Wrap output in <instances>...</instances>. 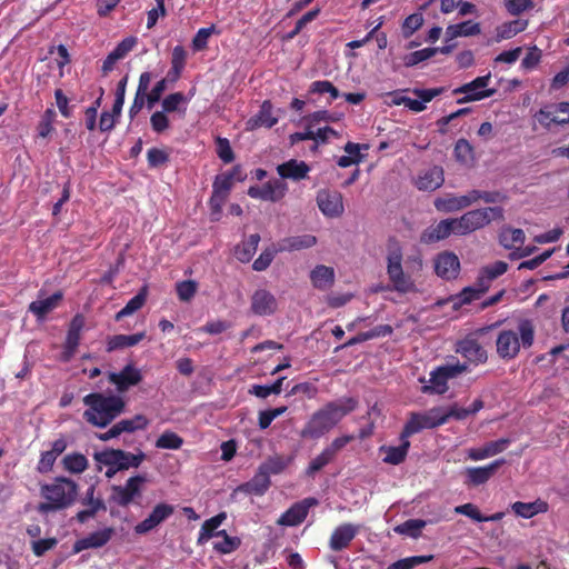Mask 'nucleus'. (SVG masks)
Instances as JSON below:
<instances>
[{
  "mask_svg": "<svg viewBox=\"0 0 569 569\" xmlns=\"http://www.w3.org/2000/svg\"><path fill=\"white\" fill-rule=\"evenodd\" d=\"M535 342V325L530 319L518 321L516 330L502 329L496 339L497 355L503 360L518 357L520 349H529Z\"/></svg>",
  "mask_w": 569,
  "mask_h": 569,
  "instance_id": "obj_3",
  "label": "nucleus"
},
{
  "mask_svg": "<svg viewBox=\"0 0 569 569\" xmlns=\"http://www.w3.org/2000/svg\"><path fill=\"white\" fill-rule=\"evenodd\" d=\"M527 26L528 21L522 19L505 22L497 28V37L498 39H510L526 30Z\"/></svg>",
  "mask_w": 569,
  "mask_h": 569,
  "instance_id": "obj_45",
  "label": "nucleus"
},
{
  "mask_svg": "<svg viewBox=\"0 0 569 569\" xmlns=\"http://www.w3.org/2000/svg\"><path fill=\"white\" fill-rule=\"evenodd\" d=\"M503 4L511 16H519L535 6L533 0H503Z\"/></svg>",
  "mask_w": 569,
  "mask_h": 569,
  "instance_id": "obj_62",
  "label": "nucleus"
},
{
  "mask_svg": "<svg viewBox=\"0 0 569 569\" xmlns=\"http://www.w3.org/2000/svg\"><path fill=\"white\" fill-rule=\"evenodd\" d=\"M147 481L146 476L130 477L124 486H112L110 500L120 507H128L136 498L141 496V487Z\"/></svg>",
  "mask_w": 569,
  "mask_h": 569,
  "instance_id": "obj_12",
  "label": "nucleus"
},
{
  "mask_svg": "<svg viewBox=\"0 0 569 569\" xmlns=\"http://www.w3.org/2000/svg\"><path fill=\"white\" fill-rule=\"evenodd\" d=\"M435 271L438 277L445 280H453L460 271V261L456 253L443 251L435 259Z\"/></svg>",
  "mask_w": 569,
  "mask_h": 569,
  "instance_id": "obj_21",
  "label": "nucleus"
},
{
  "mask_svg": "<svg viewBox=\"0 0 569 569\" xmlns=\"http://www.w3.org/2000/svg\"><path fill=\"white\" fill-rule=\"evenodd\" d=\"M468 370L465 363H447L439 366L430 372V385L422 387V392L428 395H443L448 390V380L458 377Z\"/></svg>",
  "mask_w": 569,
  "mask_h": 569,
  "instance_id": "obj_7",
  "label": "nucleus"
},
{
  "mask_svg": "<svg viewBox=\"0 0 569 569\" xmlns=\"http://www.w3.org/2000/svg\"><path fill=\"white\" fill-rule=\"evenodd\" d=\"M491 74L480 76L472 81L465 83L453 90V94H463L457 100L458 104H463L472 101H480L490 98L496 93V89H488Z\"/></svg>",
  "mask_w": 569,
  "mask_h": 569,
  "instance_id": "obj_10",
  "label": "nucleus"
},
{
  "mask_svg": "<svg viewBox=\"0 0 569 569\" xmlns=\"http://www.w3.org/2000/svg\"><path fill=\"white\" fill-rule=\"evenodd\" d=\"M438 52V49L425 48L413 51L403 58L406 67H413L425 60L432 58Z\"/></svg>",
  "mask_w": 569,
  "mask_h": 569,
  "instance_id": "obj_55",
  "label": "nucleus"
},
{
  "mask_svg": "<svg viewBox=\"0 0 569 569\" xmlns=\"http://www.w3.org/2000/svg\"><path fill=\"white\" fill-rule=\"evenodd\" d=\"M174 513V507L167 502H160L153 507L148 517L136 525L134 532L146 535L169 519Z\"/></svg>",
  "mask_w": 569,
  "mask_h": 569,
  "instance_id": "obj_14",
  "label": "nucleus"
},
{
  "mask_svg": "<svg viewBox=\"0 0 569 569\" xmlns=\"http://www.w3.org/2000/svg\"><path fill=\"white\" fill-rule=\"evenodd\" d=\"M548 509V502L542 499H536L532 502L516 501L511 505V510L515 515L523 519H530L539 513H545Z\"/></svg>",
  "mask_w": 569,
  "mask_h": 569,
  "instance_id": "obj_31",
  "label": "nucleus"
},
{
  "mask_svg": "<svg viewBox=\"0 0 569 569\" xmlns=\"http://www.w3.org/2000/svg\"><path fill=\"white\" fill-rule=\"evenodd\" d=\"M146 300V289H142L134 297H132L120 311L116 313L114 319L117 321H120L124 317L131 316L132 313L140 310L144 306Z\"/></svg>",
  "mask_w": 569,
  "mask_h": 569,
  "instance_id": "obj_42",
  "label": "nucleus"
},
{
  "mask_svg": "<svg viewBox=\"0 0 569 569\" xmlns=\"http://www.w3.org/2000/svg\"><path fill=\"white\" fill-rule=\"evenodd\" d=\"M359 401L355 397H342L337 400L328 401L321 408L316 410L305 427L300 436L306 439H319L333 429L346 416L357 409Z\"/></svg>",
  "mask_w": 569,
  "mask_h": 569,
  "instance_id": "obj_1",
  "label": "nucleus"
},
{
  "mask_svg": "<svg viewBox=\"0 0 569 569\" xmlns=\"http://www.w3.org/2000/svg\"><path fill=\"white\" fill-rule=\"evenodd\" d=\"M260 241V236L258 233L250 234L248 239L241 243H239L234 248V256L240 262H249L254 256L258 244Z\"/></svg>",
  "mask_w": 569,
  "mask_h": 569,
  "instance_id": "obj_36",
  "label": "nucleus"
},
{
  "mask_svg": "<svg viewBox=\"0 0 569 569\" xmlns=\"http://www.w3.org/2000/svg\"><path fill=\"white\" fill-rule=\"evenodd\" d=\"M526 236L522 229L505 227L499 234V242L506 249H512L516 243L522 244Z\"/></svg>",
  "mask_w": 569,
  "mask_h": 569,
  "instance_id": "obj_41",
  "label": "nucleus"
},
{
  "mask_svg": "<svg viewBox=\"0 0 569 569\" xmlns=\"http://www.w3.org/2000/svg\"><path fill=\"white\" fill-rule=\"evenodd\" d=\"M198 290V283L194 280H182L176 283V292L180 301L189 302Z\"/></svg>",
  "mask_w": 569,
  "mask_h": 569,
  "instance_id": "obj_53",
  "label": "nucleus"
},
{
  "mask_svg": "<svg viewBox=\"0 0 569 569\" xmlns=\"http://www.w3.org/2000/svg\"><path fill=\"white\" fill-rule=\"evenodd\" d=\"M183 439L176 432L166 430L156 440V447L158 449H170L178 450L182 447Z\"/></svg>",
  "mask_w": 569,
  "mask_h": 569,
  "instance_id": "obj_48",
  "label": "nucleus"
},
{
  "mask_svg": "<svg viewBox=\"0 0 569 569\" xmlns=\"http://www.w3.org/2000/svg\"><path fill=\"white\" fill-rule=\"evenodd\" d=\"M287 190L288 188L283 180L273 179L262 186L250 187L248 194L253 199L276 202L284 197Z\"/></svg>",
  "mask_w": 569,
  "mask_h": 569,
  "instance_id": "obj_16",
  "label": "nucleus"
},
{
  "mask_svg": "<svg viewBox=\"0 0 569 569\" xmlns=\"http://www.w3.org/2000/svg\"><path fill=\"white\" fill-rule=\"evenodd\" d=\"M335 458L323 449L318 456H316L306 468V475L308 477H313L317 472L322 470L326 466L331 463Z\"/></svg>",
  "mask_w": 569,
  "mask_h": 569,
  "instance_id": "obj_52",
  "label": "nucleus"
},
{
  "mask_svg": "<svg viewBox=\"0 0 569 569\" xmlns=\"http://www.w3.org/2000/svg\"><path fill=\"white\" fill-rule=\"evenodd\" d=\"M83 403L88 407L83 412V419L98 428L109 426L126 411L127 405L121 396L102 392H91L84 396Z\"/></svg>",
  "mask_w": 569,
  "mask_h": 569,
  "instance_id": "obj_2",
  "label": "nucleus"
},
{
  "mask_svg": "<svg viewBox=\"0 0 569 569\" xmlns=\"http://www.w3.org/2000/svg\"><path fill=\"white\" fill-rule=\"evenodd\" d=\"M453 154L456 160L463 164H467L473 161L475 159L473 147L465 138L457 140L453 149Z\"/></svg>",
  "mask_w": 569,
  "mask_h": 569,
  "instance_id": "obj_47",
  "label": "nucleus"
},
{
  "mask_svg": "<svg viewBox=\"0 0 569 569\" xmlns=\"http://www.w3.org/2000/svg\"><path fill=\"white\" fill-rule=\"evenodd\" d=\"M457 221L456 218H448L439 221L436 224H431L421 233L420 240L423 243L430 244L445 240L451 234L457 236Z\"/></svg>",
  "mask_w": 569,
  "mask_h": 569,
  "instance_id": "obj_18",
  "label": "nucleus"
},
{
  "mask_svg": "<svg viewBox=\"0 0 569 569\" xmlns=\"http://www.w3.org/2000/svg\"><path fill=\"white\" fill-rule=\"evenodd\" d=\"M446 423L441 407H433L426 412H411L403 426V438H409L423 429H435Z\"/></svg>",
  "mask_w": 569,
  "mask_h": 569,
  "instance_id": "obj_8",
  "label": "nucleus"
},
{
  "mask_svg": "<svg viewBox=\"0 0 569 569\" xmlns=\"http://www.w3.org/2000/svg\"><path fill=\"white\" fill-rule=\"evenodd\" d=\"M57 458L58 457L50 450L42 451L40 455V459L37 463V471L41 475H47L51 472Z\"/></svg>",
  "mask_w": 569,
  "mask_h": 569,
  "instance_id": "obj_63",
  "label": "nucleus"
},
{
  "mask_svg": "<svg viewBox=\"0 0 569 569\" xmlns=\"http://www.w3.org/2000/svg\"><path fill=\"white\" fill-rule=\"evenodd\" d=\"M108 380L116 386L118 392H126L141 382L142 375L139 369L129 363L119 372H109Z\"/></svg>",
  "mask_w": 569,
  "mask_h": 569,
  "instance_id": "obj_20",
  "label": "nucleus"
},
{
  "mask_svg": "<svg viewBox=\"0 0 569 569\" xmlns=\"http://www.w3.org/2000/svg\"><path fill=\"white\" fill-rule=\"evenodd\" d=\"M150 124L154 132L162 133L170 126L169 118L163 111H156L150 117Z\"/></svg>",
  "mask_w": 569,
  "mask_h": 569,
  "instance_id": "obj_64",
  "label": "nucleus"
},
{
  "mask_svg": "<svg viewBox=\"0 0 569 569\" xmlns=\"http://www.w3.org/2000/svg\"><path fill=\"white\" fill-rule=\"evenodd\" d=\"M114 535L112 527H107L101 530L93 531L88 536L76 540L73 543V552L78 553L87 549H97L106 546Z\"/></svg>",
  "mask_w": 569,
  "mask_h": 569,
  "instance_id": "obj_22",
  "label": "nucleus"
},
{
  "mask_svg": "<svg viewBox=\"0 0 569 569\" xmlns=\"http://www.w3.org/2000/svg\"><path fill=\"white\" fill-rule=\"evenodd\" d=\"M312 286L318 290H328L335 283V270L325 264L316 266L310 272Z\"/></svg>",
  "mask_w": 569,
  "mask_h": 569,
  "instance_id": "obj_32",
  "label": "nucleus"
},
{
  "mask_svg": "<svg viewBox=\"0 0 569 569\" xmlns=\"http://www.w3.org/2000/svg\"><path fill=\"white\" fill-rule=\"evenodd\" d=\"M481 27L479 22L472 20L462 21L460 23L450 24L446 29V42L458 37H471L480 34Z\"/></svg>",
  "mask_w": 569,
  "mask_h": 569,
  "instance_id": "obj_33",
  "label": "nucleus"
},
{
  "mask_svg": "<svg viewBox=\"0 0 569 569\" xmlns=\"http://www.w3.org/2000/svg\"><path fill=\"white\" fill-rule=\"evenodd\" d=\"M63 299V293L57 291L48 298L38 299L29 305V311L37 317V319H44L46 316L54 310Z\"/></svg>",
  "mask_w": 569,
  "mask_h": 569,
  "instance_id": "obj_30",
  "label": "nucleus"
},
{
  "mask_svg": "<svg viewBox=\"0 0 569 569\" xmlns=\"http://www.w3.org/2000/svg\"><path fill=\"white\" fill-rule=\"evenodd\" d=\"M149 419L143 415H136L129 419H122L117 422L120 435L123 432L133 433L139 430H144L149 426Z\"/></svg>",
  "mask_w": 569,
  "mask_h": 569,
  "instance_id": "obj_40",
  "label": "nucleus"
},
{
  "mask_svg": "<svg viewBox=\"0 0 569 569\" xmlns=\"http://www.w3.org/2000/svg\"><path fill=\"white\" fill-rule=\"evenodd\" d=\"M318 505V500L313 497L306 498L299 502L293 503L286 510L277 523L280 526L295 527L305 521L308 516L309 509Z\"/></svg>",
  "mask_w": 569,
  "mask_h": 569,
  "instance_id": "obj_15",
  "label": "nucleus"
},
{
  "mask_svg": "<svg viewBox=\"0 0 569 569\" xmlns=\"http://www.w3.org/2000/svg\"><path fill=\"white\" fill-rule=\"evenodd\" d=\"M400 441L401 443L397 447H381V450L386 451L383 462L397 466L406 460L410 448V441L409 438H403V430L400 433Z\"/></svg>",
  "mask_w": 569,
  "mask_h": 569,
  "instance_id": "obj_34",
  "label": "nucleus"
},
{
  "mask_svg": "<svg viewBox=\"0 0 569 569\" xmlns=\"http://www.w3.org/2000/svg\"><path fill=\"white\" fill-rule=\"evenodd\" d=\"M387 274L392 284V290L402 295L418 291L411 276L403 271L402 250L399 246L389 248L387 254Z\"/></svg>",
  "mask_w": 569,
  "mask_h": 569,
  "instance_id": "obj_6",
  "label": "nucleus"
},
{
  "mask_svg": "<svg viewBox=\"0 0 569 569\" xmlns=\"http://www.w3.org/2000/svg\"><path fill=\"white\" fill-rule=\"evenodd\" d=\"M228 196L219 192L218 190H212L211 197L209 199V207L211 210V220L218 221L220 214L222 212V207L227 200Z\"/></svg>",
  "mask_w": 569,
  "mask_h": 569,
  "instance_id": "obj_57",
  "label": "nucleus"
},
{
  "mask_svg": "<svg viewBox=\"0 0 569 569\" xmlns=\"http://www.w3.org/2000/svg\"><path fill=\"white\" fill-rule=\"evenodd\" d=\"M40 495L46 501L39 503L38 511L48 513L71 506L78 495V486L71 479L58 477L51 483L41 485Z\"/></svg>",
  "mask_w": 569,
  "mask_h": 569,
  "instance_id": "obj_4",
  "label": "nucleus"
},
{
  "mask_svg": "<svg viewBox=\"0 0 569 569\" xmlns=\"http://www.w3.org/2000/svg\"><path fill=\"white\" fill-rule=\"evenodd\" d=\"M311 93H329L331 101L340 97L339 90L328 80L313 81L310 86Z\"/></svg>",
  "mask_w": 569,
  "mask_h": 569,
  "instance_id": "obj_59",
  "label": "nucleus"
},
{
  "mask_svg": "<svg viewBox=\"0 0 569 569\" xmlns=\"http://www.w3.org/2000/svg\"><path fill=\"white\" fill-rule=\"evenodd\" d=\"M505 462V459H497L483 467L467 468V485L480 486L486 483Z\"/></svg>",
  "mask_w": 569,
  "mask_h": 569,
  "instance_id": "obj_24",
  "label": "nucleus"
},
{
  "mask_svg": "<svg viewBox=\"0 0 569 569\" xmlns=\"http://www.w3.org/2000/svg\"><path fill=\"white\" fill-rule=\"evenodd\" d=\"M443 182V169L439 166H433L418 176L416 187L422 191H435L440 188Z\"/></svg>",
  "mask_w": 569,
  "mask_h": 569,
  "instance_id": "obj_27",
  "label": "nucleus"
},
{
  "mask_svg": "<svg viewBox=\"0 0 569 569\" xmlns=\"http://www.w3.org/2000/svg\"><path fill=\"white\" fill-rule=\"evenodd\" d=\"M54 117L56 112L52 109L44 111L37 127L38 137L44 139L51 134L54 129L52 126Z\"/></svg>",
  "mask_w": 569,
  "mask_h": 569,
  "instance_id": "obj_56",
  "label": "nucleus"
},
{
  "mask_svg": "<svg viewBox=\"0 0 569 569\" xmlns=\"http://www.w3.org/2000/svg\"><path fill=\"white\" fill-rule=\"evenodd\" d=\"M316 200L319 210L327 218H339L345 211L343 197L337 190L321 189L317 192Z\"/></svg>",
  "mask_w": 569,
  "mask_h": 569,
  "instance_id": "obj_13",
  "label": "nucleus"
},
{
  "mask_svg": "<svg viewBox=\"0 0 569 569\" xmlns=\"http://www.w3.org/2000/svg\"><path fill=\"white\" fill-rule=\"evenodd\" d=\"M317 243V238L312 234H302L289 237L282 240L279 250L281 251H296L301 249L311 248Z\"/></svg>",
  "mask_w": 569,
  "mask_h": 569,
  "instance_id": "obj_38",
  "label": "nucleus"
},
{
  "mask_svg": "<svg viewBox=\"0 0 569 569\" xmlns=\"http://www.w3.org/2000/svg\"><path fill=\"white\" fill-rule=\"evenodd\" d=\"M277 122L278 119L272 116V103L269 100L263 101L254 118V123L260 127L272 128Z\"/></svg>",
  "mask_w": 569,
  "mask_h": 569,
  "instance_id": "obj_50",
  "label": "nucleus"
},
{
  "mask_svg": "<svg viewBox=\"0 0 569 569\" xmlns=\"http://www.w3.org/2000/svg\"><path fill=\"white\" fill-rule=\"evenodd\" d=\"M226 518H227L226 512H220V513L211 517L210 519L206 520L200 528L197 543L203 545L212 537H216V533H217L216 530L221 526V523L226 520Z\"/></svg>",
  "mask_w": 569,
  "mask_h": 569,
  "instance_id": "obj_37",
  "label": "nucleus"
},
{
  "mask_svg": "<svg viewBox=\"0 0 569 569\" xmlns=\"http://www.w3.org/2000/svg\"><path fill=\"white\" fill-rule=\"evenodd\" d=\"M147 161L150 168H158L169 161V153L159 148H150L147 152Z\"/></svg>",
  "mask_w": 569,
  "mask_h": 569,
  "instance_id": "obj_61",
  "label": "nucleus"
},
{
  "mask_svg": "<svg viewBox=\"0 0 569 569\" xmlns=\"http://www.w3.org/2000/svg\"><path fill=\"white\" fill-rule=\"evenodd\" d=\"M63 468L71 473H81L88 468V459L79 452L69 453L62 459Z\"/></svg>",
  "mask_w": 569,
  "mask_h": 569,
  "instance_id": "obj_44",
  "label": "nucleus"
},
{
  "mask_svg": "<svg viewBox=\"0 0 569 569\" xmlns=\"http://www.w3.org/2000/svg\"><path fill=\"white\" fill-rule=\"evenodd\" d=\"M426 527V521L421 519H409L395 528V531L400 535H407L412 538H418L421 530Z\"/></svg>",
  "mask_w": 569,
  "mask_h": 569,
  "instance_id": "obj_51",
  "label": "nucleus"
},
{
  "mask_svg": "<svg viewBox=\"0 0 569 569\" xmlns=\"http://www.w3.org/2000/svg\"><path fill=\"white\" fill-rule=\"evenodd\" d=\"M216 537H221L222 540L216 542L213 549L222 555L231 553L241 545V540L238 537L229 536L226 530L217 531Z\"/></svg>",
  "mask_w": 569,
  "mask_h": 569,
  "instance_id": "obj_46",
  "label": "nucleus"
},
{
  "mask_svg": "<svg viewBox=\"0 0 569 569\" xmlns=\"http://www.w3.org/2000/svg\"><path fill=\"white\" fill-rule=\"evenodd\" d=\"M465 201L462 196L447 194L437 198L433 204L440 212H455L467 208Z\"/></svg>",
  "mask_w": 569,
  "mask_h": 569,
  "instance_id": "obj_39",
  "label": "nucleus"
},
{
  "mask_svg": "<svg viewBox=\"0 0 569 569\" xmlns=\"http://www.w3.org/2000/svg\"><path fill=\"white\" fill-rule=\"evenodd\" d=\"M271 480L267 478L264 473H262L259 469L254 473V476L247 482L239 485L233 493H244L252 496H263L270 488Z\"/></svg>",
  "mask_w": 569,
  "mask_h": 569,
  "instance_id": "obj_26",
  "label": "nucleus"
},
{
  "mask_svg": "<svg viewBox=\"0 0 569 569\" xmlns=\"http://www.w3.org/2000/svg\"><path fill=\"white\" fill-rule=\"evenodd\" d=\"M493 220H505V210L501 207H486L467 211L461 217L456 218L457 236L472 233L485 228Z\"/></svg>",
  "mask_w": 569,
  "mask_h": 569,
  "instance_id": "obj_5",
  "label": "nucleus"
},
{
  "mask_svg": "<svg viewBox=\"0 0 569 569\" xmlns=\"http://www.w3.org/2000/svg\"><path fill=\"white\" fill-rule=\"evenodd\" d=\"M146 338V332H138L133 335H114L107 340V351L111 352L118 349L133 347Z\"/></svg>",
  "mask_w": 569,
  "mask_h": 569,
  "instance_id": "obj_35",
  "label": "nucleus"
},
{
  "mask_svg": "<svg viewBox=\"0 0 569 569\" xmlns=\"http://www.w3.org/2000/svg\"><path fill=\"white\" fill-rule=\"evenodd\" d=\"M94 459L104 466H116V469L128 470L138 468L146 459V455L131 453L121 449H107L94 455Z\"/></svg>",
  "mask_w": 569,
  "mask_h": 569,
  "instance_id": "obj_9",
  "label": "nucleus"
},
{
  "mask_svg": "<svg viewBox=\"0 0 569 569\" xmlns=\"http://www.w3.org/2000/svg\"><path fill=\"white\" fill-rule=\"evenodd\" d=\"M359 529L360 526L350 522L339 525L330 536L329 548L336 552L347 549L359 533Z\"/></svg>",
  "mask_w": 569,
  "mask_h": 569,
  "instance_id": "obj_19",
  "label": "nucleus"
},
{
  "mask_svg": "<svg viewBox=\"0 0 569 569\" xmlns=\"http://www.w3.org/2000/svg\"><path fill=\"white\" fill-rule=\"evenodd\" d=\"M457 352L476 365L485 363L488 359L486 349L476 339H463L459 341Z\"/></svg>",
  "mask_w": 569,
  "mask_h": 569,
  "instance_id": "obj_25",
  "label": "nucleus"
},
{
  "mask_svg": "<svg viewBox=\"0 0 569 569\" xmlns=\"http://www.w3.org/2000/svg\"><path fill=\"white\" fill-rule=\"evenodd\" d=\"M533 117L547 130H550L552 124H567L569 123V102L547 104L539 109Z\"/></svg>",
  "mask_w": 569,
  "mask_h": 569,
  "instance_id": "obj_11",
  "label": "nucleus"
},
{
  "mask_svg": "<svg viewBox=\"0 0 569 569\" xmlns=\"http://www.w3.org/2000/svg\"><path fill=\"white\" fill-rule=\"evenodd\" d=\"M481 296H482V293L475 286L466 287L461 290V292L459 295H457L452 299L453 306L457 307V306L468 305L475 300L480 299Z\"/></svg>",
  "mask_w": 569,
  "mask_h": 569,
  "instance_id": "obj_58",
  "label": "nucleus"
},
{
  "mask_svg": "<svg viewBox=\"0 0 569 569\" xmlns=\"http://www.w3.org/2000/svg\"><path fill=\"white\" fill-rule=\"evenodd\" d=\"M213 33H219V31H217L216 29V26L214 24H211L210 27L208 28H201L197 31V33L194 34L192 41H191V47H192V50L194 52H199V51H203L208 48V41H209V38L213 34Z\"/></svg>",
  "mask_w": 569,
  "mask_h": 569,
  "instance_id": "obj_49",
  "label": "nucleus"
},
{
  "mask_svg": "<svg viewBox=\"0 0 569 569\" xmlns=\"http://www.w3.org/2000/svg\"><path fill=\"white\" fill-rule=\"evenodd\" d=\"M445 91V88H430V89H413L412 93L418 99L407 98L403 101V106L413 112H421L426 109V103L430 102L433 98L440 96Z\"/></svg>",
  "mask_w": 569,
  "mask_h": 569,
  "instance_id": "obj_28",
  "label": "nucleus"
},
{
  "mask_svg": "<svg viewBox=\"0 0 569 569\" xmlns=\"http://www.w3.org/2000/svg\"><path fill=\"white\" fill-rule=\"evenodd\" d=\"M276 297L266 289H258L251 297V311L257 316H270L277 310Z\"/></svg>",
  "mask_w": 569,
  "mask_h": 569,
  "instance_id": "obj_23",
  "label": "nucleus"
},
{
  "mask_svg": "<svg viewBox=\"0 0 569 569\" xmlns=\"http://www.w3.org/2000/svg\"><path fill=\"white\" fill-rule=\"evenodd\" d=\"M310 167L305 161L290 159L277 167V172L282 179L300 181L308 177Z\"/></svg>",
  "mask_w": 569,
  "mask_h": 569,
  "instance_id": "obj_29",
  "label": "nucleus"
},
{
  "mask_svg": "<svg viewBox=\"0 0 569 569\" xmlns=\"http://www.w3.org/2000/svg\"><path fill=\"white\" fill-rule=\"evenodd\" d=\"M217 156L224 162L231 163L234 160V153L227 138L218 137L216 139Z\"/></svg>",
  "mask_w": 569,
  "mask_h": 569,
  "instance_id": "obj_60",
  "label": "nucleus"
},
{
  "mask_svg": "<svg viewBox=\"0 0 569 569\" xmlns=\"http://www.w3.org/2000/svg\"><path fill=\"white\" fill-rule=\"evenodd\" d=\"M288 466V460L282 456L269 457L264 462L259 466V470L264 473L267 478L271 475L281 473Z\"/></svg>",
  "mask_w": 569,
  "mask_h": 569,
  "instance_id": "obj_43",
  "label": "nucleus"
},
{
  "mask_svg": "<svg viewBox=\"0 0 569 569\" xmlns=\"http://www.w3.org/2000/svg\"><path fill=\"white\" fill-rule=\"evenodd\" d=\"M279 248L274 246L266 248L259 257L253 261L252 269L256 271H263L269 268L271 262L273 261L276 254L280 252Z\"/></svg>",
  "mask_w": 569,
  "mask_h": 569,
  "instance_id": "obj_54",
  "label": "nucleus"
},
{
  "mask_svg": "<svg viewBox=\"0 0 569 569\" xmlns=\"http://www.w3.org/2000/svg\"><path fill=\"white\" fill-rule=\"evenodd\" d=\"M84 326V319L82 315H76L68 328L66 341L63 343V350L61 352V360L69 362L76 355L77 348L81 339V330Z\"/></svg>",
  "mask_w": 569,
  "mask_h": 569,
  "instance_id": "obj_17",
  "label": "nucleus"
}]
</instances>
